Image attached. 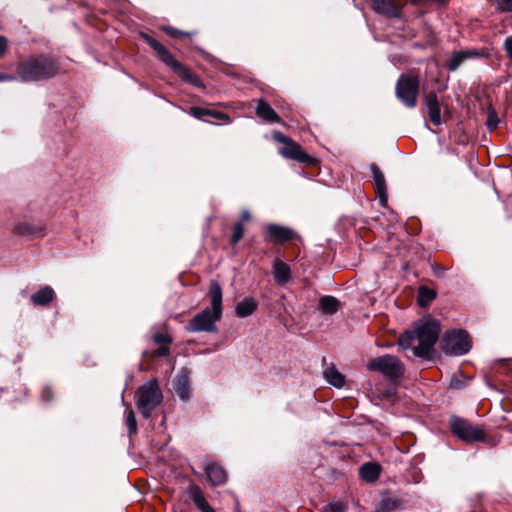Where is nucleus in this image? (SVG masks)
<instances>
[{
  "mask_svg": "<svg viewBox=\"0 0 512 512\" xmlns=\"http://www.w3.org/2000/svg\"><path fill=\"white\" fill-rule=\"evenodd\" d=\"M440 334V324L437 320H419L412 330L404 332L399 337V345L419 358H429Z\"/></svg>",
  "mask_w": 512,
  "mask_h": 512,
  "instance_id": "1",
  "label": "nucleus"
},
{
  "mask_svg": "<svg viewBox=\"0 0 512 512\" xmlns=\"http://www.w3.org/2000/svg\"><path fill=\"white\" fill-rule=\"evenodd\" d=\"M210 306L194 315L188 322L186 330L191 333H215L217 322L222 318V289L216 280H212L209 286Z\"/></svg>",
  "mask_w": 512,
  "mask_h": 512,
  "instance_id": "2",
  "label": "nucleus"
},
{
  "mask_svg": "<svg viewBox=\"0 0 512 512\" xmlns=\"http://www.w3.org/2000/svg\"><path fill=\"white\" fill-rule=\"evenodd\" d=\"M58 65L48 56H38L20 62L17 67L19 80L36 82L46 80L57 74Z\"/></svg>",
  "mask_w": 512,
  "mask_h": 512,
  "instance_id": "3",
  "label": "nucleus"
},
{
  "mask_svg": "<svg viewBox=\"0 0 512 512\" xmlns=\"http://www.w3.org/2000/svg\"><path fill=\"white\" fill-rule=\"evenodd\" d=\"M163 394L157 380L153 379L139 387L136 405L141 415L148 419L152 411L162 402Z\"/></svg>",
  "mask_w": 512,
  "mask_h": 512,
  "instance_id": "4",
  "label": "nucleus"
},
{
  "mask_svg": "<svg viewBox=\"0 0 512 512\" xmlns=\"http://www.w3.org/2000/svg\"><path fill=\"white\" fill-rule=\"evenodd\" d=\"M367 369L371 372L382 374L391 381L400 379L405 372V366L402 361L390 354H385L371 359L367 363Z\"/></svg>",
  "mask_w": 512,
  "mask_h": 512,
  "instance_id": "5",
  "label": "nucleus"
},
{
  "mask_svg": "<svg viewBox=\"0 0 512 512\" xmlns=\"http://www.w3.org/2000/svg\"><path fill=\"white\" fill-rule=\"evenodd\" d=\"M441 345L444 353L454 356L463 355L471 349V341L464 330L447 332L442 339Z\"/></svg>",
  "mask_w": 512,
  "mask_h": 512,
  "instance_id": "6",
  "label": "nucleus"
},
{
  "mask_svg": "<svg viewBox=\"0 0 512 512\" xmlns=\"http://www.w3.org/2000/svg\"><path fill=\"white\" fill-rule=\"evenodd\" d=\"M419 79L416 76L401 75L396 84V97L408 108L417 104Z\"/></svg>",
  "mask_w": 512,
  "mask_h": 512,
  "instance_id": "7",
  "label": "nucleus"
},
{
  "mask_svg": "<svg viewBox=\"0 0 512 512\" xmlns=\"http://www.w3.org/2000/svg\"><path fill=\"white\" fill-rule=\"evenodd\" d=\"M450 428L455 436L465 442L471 443L484 440L483 430L473 426L463 418L453 417L450 422Z\"/></svg>",
  "mask_w": 512,
  "mask_h": 512,
  "instance_id": "8",
  "label": "nucleus"
},
{
  "mask_svg": "<svg viewBox=\"0 0 512 512\" xmlns=\"http://www.w3.org/2000/svg\"><path fill=\"white\" fill-rule=\"evenodd\" d=\"M373 10L388 18H400L404 2L402 0H371Z\"/></svg>",
  "mask_w": 512,
  "mask_h": 512,
  "instance_id": "9",
  "label": "nucleus"
},
{
  "mask_svg": "<svg viewBox=\"0 0 512 512\" xmlns=\"http://www.w3.org/2000/svg\"><path fill=\"white\" fill-rule=\"evenodd\" d=\"M280 154L288 159H293L301 163L310 164L313 159L306 154L300 145L292 140H289L281 149Z\"/></svg>",
  "mask_w": 512,
  "mask_h": 512,
  "instance_id": "10",
  "label": "nucleus"
},
{
  "mask_svg": "<svg viewBox=\"0 0 512 512\" xmlns=\"http://www.w3.org/2000/svg\"><path fill=\"white\" fill-rule=\"evenodd\" d=\"M370 170L372 173L373 184L375 188V192L379 198V202L382 206H386L387 204V189H386V181L383 173L379 169V167L372 163L370 165Z\"/></svg>",
  "mask_w": 512,
  "mask_h": 512,
  "instance_id": "11",
  "label": "nucleus"
},
{
  "mask_svg": "<svg viewBox=\"0 0 512 512\" xmlns=\"http://www.w3.org/2000/svg\"><path fill=\"white\" fill-rule=\"evenodd\" d=\"M187 494L201 512H216L208 503L202 489L197 484H190L187 488Z\"/></svg>",
  "mask_w": 512,
  "mask_h": 512,
  "instance_id": "12",
  "label": "nucleus"
},
{
  "mask_svg": "<svg viewBox=\"0 0 512 512\" xmlns=\"http://www.w3.org/2000/svg\"><path fill=\"white\" fill-rule=\"evenodd\" d=\"M424 102L428 109L430 121L436 126L441 125V105L440 102L438 101L436 93L429 92L428 94H426L424 97Z\"/></svg>",
  "mask_w": 512,
  "mask_h": 512,
  "instance_id": "13",
  "label": "nucleus"
},
{
  "mask_svg": "<svg viewBox=\"0 0 512 512\" xmlns=\"http://www.w3.org/2000/svg\"><path fill=\"white\" fill-rule=\"evenodd\" d=\"M204 471L211 486H220L226 481V472L216 462H209L204 466Z\"/></svg>",
  "mask_w": 512,
  "mask_h": 512,
  "instance_id": "14",
  "label": "nucleus"
},
{
  "mask_svg": "<svg viewBox=\"0 0 512 512\" xmlns=\"http://www.w3.org/2000/svg\"><path fill=\"white\" fill-rule=\"evenodd\" d=\"M267 232L272 240L281 243L291 241L296 237V233L291 228L276 224H269Z\"/></svg>",
  "mask_w": 512,
  "mask_h": 512,
  "instance_id": "15",
  "label": "nucleus"
},
{
  "mask_svg": "<svg viewBox=\"0 0 512 512\" xmlns=\"http://www.w3.org/2000/svg\"><path fill=\"white\" fill-rule=\"evenodd\" d=\"M405 503L402 498L396 496H389L381 499L376 505L374 512H396L403 510Z\"/></svg>",
  "mask_w": 512,
  "mask_h": 512,
  "instance_id": "16",
  "label": "nucleus"
},
{
  "mask_svg": "<svg viewBox=\"0 0 512 512\" xmlns=\"http://www.w3.org/2000/svg\"><path fill=\"white\" fill-rule=\"evenodd\" d=\"M44 229L42 224L21 222L14 227V232L23 236L42 237L45 235Z\"/></svg>",
  "mask_w": 512,
  "mask_h": 512,
  "instance_id": "17",
  "label": "nucleus"
},
{
  "mask_svg": "<svg viewBox=\"0 0 512 512\" xmlns=\"http://www.w3.org/2000/svg\"><path fill=\"white\" fill-rule=\"evenodd\" d=\"M272 267H273L275 281L278 284H285L290 280L291 269L288 264H286L285 262H283L280 259H275L273 261Z\"/></svg>",
  "mask_w": 512,
  "mask_h": 512,
  "instance_id": "18",
  "label": "nucleus"
},
{
  "mask_svg": "<svg viewBox=\"0 0 512 512\" xmlns=\"http://www.w3.org/2000/svg\"><path fill=\"white\" fill-rule=\"evenodd\" d=\"M256 114L261 119L270 123H276L280 121L275 110L263 99H259L257 101Z\"/></svg>",
  "mask_w": 512,
  "mask_h": 512,
  "instance_id": "19",
  "label": "nucleus"
},
{
  "mask_svg": "<svg viewBox=\"0 0 512 512\" xmlns=\"http://www.w3.org/2000/svg\"><path fill=\"white\" fill-rule=\"evenodd\" d=\"M189 113L191 116L199 120H203L204 116H211L215 119L225 121L226 123L231 122V119L227 114L216 110L204 109L201 107H191Z\"/></svg>",
  "mask_w": 512,
  "mask_h": 512,
  "instance_id": "20",
  "label": "nucleus"
},
{
  "mask_svg": "<svg viewBox=\"0 0 512 512\" xmlns=\"http://www.w3.org/2000/svg\"><path fill=\"white\" fill-rule=\"evenodd\" d=\"M189 379L186 371H181L174 380L173 388L175 393L181 400H187L189 398Z\"/></svg>",
  "mask_w": 512,
  "mask_h": 512,
  "instance_id": "21",
  "label": "nucleus"
},
{
  "mask_svg": "<svg viewBox=\"0 0 512 512\" xmlns=\"http://www.w3.org/2000/svg\"><path fill=\"white\" fill-rule=\"evenodd\" d=\"M339 308L340 302L334 296L325 295L319 299V310L325 315H333Z\"/></svg>",
  "mask_w": 512,
  "mask_h": 512,
  "instance_id": "22",
  "label": "nucleus"
},
{
  "mask_svg": "<svg viewBox=\"0 0 512 512\" xmlns=\"http://www.w3.org/2000/svg\"><path fill=\"white\" fill-rule=\"evenodd\" d=\"M380 471L381 467L373 462L365 463L359 469L360 476L367 482H375L379 478Z\"/></svg>",
  "mask_w": 512,
  "mask_h": 512,
  "instance_id": "23",
  "label": "nucleus"
},
{
  "mask_svg": "<svg viewBox=\"0 0 512 512\" xmlns=\"http://www.w3.org/2000/svg\"><path fill=\"white\" fill-rule=\"evenodd\" d=\"M325 380L336 388H342L345 385V377L334 366L327 367L323 371Z\"/></svg>",
  "mask_w": 512,
  "mask_h": 512,
  "instance_id": "24",
  "label": "nucleus"
},
{
  "mask_svg": "<svg viewBox=\"0 0 512 512\" xmlns=\"http://www.w3.org/2000/svg\"><path fill=\"white\" fill-rule=\"evenodd\" d=\"M257 302L253 298H245L235 307V313L240 318H245L254 313L257 309Z\"/></svg>",
  "mask_w": 512,
  "mask_h": 512,
  "instance_id": "25",
  "label": "nucleus"
},
{
  "mask_svg": "<svg viewBox=\"0 0 512 512\" xmlns=\"http://www.w3.org/2000/svg\"><path fill=\"white\" fill-rule=\"evenodd\" d=\"M478 55L477 52L458 51L452 54L447 66L450 71H456L460 65L468 58Z\"/></svg>",
  "mask_w": 512,
  "mask_h": 512,
  "instance_id": "26",
  "label": "nucleus"
},
{
  "mask_svg": "<svg viewBox=\"0 0 512 512\" xmlns=\"http://www.w3.org/2000/svg\"><path fill=\"white\" fill-rule=\"evenodd\" d=\"M54 298V290L46 286L31 296V300L35 305L44 306L51 302Z\"/></svg>",
  "mask_w": 512,
  "mask_h": 512,
  "instance_id": "27",
  "label": "nucleus"
},
{
  "mask_svg": "<svg viewBox=\"0 0 512 512\" xmlns=\"http://www.w3.org/2000/svg\"><path fill=\"white\" fill-rule=\"evenodd\" d=\"M160 60L177 75L183 73L184 65L178 62L168 50L160 56Z\"/></svg>",
  "mask_w": 512,
  "mask_h": 512,
  "instance_id": "28",
  "label": "nucleus"
},
{
  "mask_svg": "<svg viewBox=\"0 0 512 512\" xmlns=\"http://www.w3.org/2000/svg\"><path fill=\"white\" fill-rule=\"evenodd\" d=\"M436 297V292L426 286H421L418 292V304L421 307L427 306Z\"/></svg>",
  "mask_w": 512,
  "mask_h": 512,
  "instance_id": "29",
  "label": "nucleus"
},
{
  "mask_svg": "<svg viewBox=\"0 0 512 512\" xmlns=\"http://www.w3.org/2000/svg\"><path fill=\"white\" fill-rule=\"evenodd\" d=\"M178 76L181 77L183 81L188 82L195 87H203V83L200 78L197 75L192 74L186 66H184L183 73H179Z\"/></svg>",
  "mask_w": 512,
  "mask_h": 512,
  "instance_id": "30",
  "label": "nucleus"
},
{
  "mask_svg": "<svg viewBox=\"0 0 512 512\" xmlns=\"http://www.w3.org/2000/svg\"><path fill=\"white\" fill-rule=\"evenodd\" d=\"M126 425H127V428H128V432L130 435L136 433L137 431V422H136V418H135V413L132 409H130L128 411V413L126 414Z\"/></svg>",
  "mask_w": 512,
  "mask_h": 512,
  "instance_id": "31",
  "label": "nucleus"
},
{
  "mask_svg": "<svg viewBox=\"0 0 512 512\" xmlns=\"http://www.w3.org/2000/svg\"><path fill=\"white\" fill-rule=\"evenodd\" d=\"M244 227L241 223H237L233 227V234L231 236V244L236 245L243 237Z\"/></svg>",
  "mask_w": 512,
  "mask_h": 512,
  "instance_id": "32",
  "label": "nucleus"
},
{
  "mask_svg": "<svg viewBox=\"0 0 512 512\" xmlns=\"http://www.w3.org/2000/svg\"><path fill=\"white\" fill-rule=\"evenodd\" d=\"M328 507L329 512H345L346 510V505L340 501L331 502L329 503Z\"/></svg>",
  "mask_w": 512,
  "mask_h": 512,
  "instance_id": "33",
  "label": "nucleus"
},
{
  "mask_svg": "<svg viewBox=\"0 0 512 512\" xmlns=\"http://www.w3.org/2000/svg\"><path fill=\"white\" fill-rule=\"evenodd\" d=\"M163 30L171 37L173 38H180L182 37L183 35H186L187 33L181 31V30H178L176 28H173V27H170V26H167V27H164Z\"/></svg>",
  "mask_w": 512,
  "mask_h": 512,
  "instance_id": "34",
  "label": "nucleus"
},
{
  "mask_svg": "<svg viewBox=\"0 0 512 512\" xmlns=\"http://www.w3.org/2000/svg\"><path fill=\"white\" fill-rule=\"evenodd\" d=\"M153 339L157 344H169L172 342V339L168 335L162 333H156Z\"/></svg>",
  "mask_w": 512,
  "mask_h": 512,
  "instance_id": "35",
  "label": "nucleus"
},
{
  "mask_svg": "<svg viewBox=\"0 0 512 512\" xmlns=\"http://www.w3.org/2000/svg\"><path fill=\"white\" fill-rule=\"evenodd\" d=\"M499 123V119L498 117L494 114V113H490L488 115V119H487V126L490 130H493L497 127Z\"/></svg>",
  "mask_w": 512,
  "mask_h": 512,
  "instance_id": "36",
  "label": "nucleus"
},
{
  "mask_svg": "<svg viewBox=\"0 0 512 512\" xmlns=\"http://www.w3.org/2000/svg\"><path fill=\"white\" fill-rule=\"evenodd\" d=\"M498 6L502 11L512 12V0H498Z\"/></svg>",
  "mask_w": 512,
  "mask_h": 512,
  "instance_id": "37",
  "label": "nucleus"
},
{
  "mask_svg": "<svg viewBox=\"0 0 512 512\" xmlns=\"http://www.w3.org/2000/svg\"><path fill=\"white\" fill-rule=\"evenodd\" d=\"M504 49L507 57L512 61V36H508L504 41Z\"/></svg>",
  "mask_w": 512,
  "mask_h": 512,
  "instance_id": "38",
  "label": "nucleus"
},
{
  "mask_svg": "<svg viewBox=\"0 0 512 512\" xmlns=\"http://www.w3.org/2000/svg\"><path fill=\"white\" fill-rule=\"evenodd\" d=\"M273 139L279 143L286 144L290 139L286 137L283 133L279 131H275L273 133Z\"/></svg>",
  "mask_w": 512,
  "mask_h": 512,
  "instance_id": "39",
  "label": "nucleus"
},
{
  "mask_svg": "<svg viewBox=\"0 0 512 512\" xmlns=\"http://www.w3.org/2000/svg\"><path fill=\"white\" fill-rule=\"evenodd\" d=\"M19 79L18 73L15 74H7V73H0V82H7V81H15Z\"/></svg>",
  "mask_w": 512,
  "mask_h": 512,
  "instance_id": "40",
  "label": "nucleus"
},
{
  "mask_svg": "<svg viewBox=\"0 0 512 512\" xmlns=\"http://www.w3.org/2000/svg\"><path fill=\"white\" fill-rule=\"evenodd\" d=\"M7 49V41L5 37L0 36V57L4 55Z\"/></svg>",
  "mask_w": 512,
  "mask_h": 512,
  "instance_id": "41",
  "label": "nucleus"
},
{
  "mask_svg": "<svg viewBox=\"0 0 512 512\" xmlns=\"http://www.w3.org/2000/svg\"><path fill=\"white\" fill-rule=\"evenodd\" d=\"M51 397H52V392H51L50 388H49V387H45V388L43 389V392H42V398H43L45 401H48V400H50V399H51Z\"/></svg>",
  "mask_w": 512,
  "mask_h": 512,
  "instance_id": "42",
  "label": "nucleus"
},
{
  "mask_svg": "<svg viewBox=\"0 0 512 512\" xmlns=\"http://www.w3.org/2000/svg\"><path fill=\"white\" fill-rule=\"evenodd\" d=\"M153 49L157 52L159 57L167 51V49L160 42Z\"/></svg>",
  "mask_w": 512,
  "mask_h": 512,
  "instance_id": "43",
  "label": "nucleus"
},
{
  "mask_svg": "<svg viewBox=\"0 0 512 512\" xmlns=\"http://www.w3.org/2000/svg\"><path fill=\"white\" fill-rule=\"evenodd\" d=\"M153 49L157 52L159 57L167 51V49L160 42Z\"/></svg>",
  "mask_w": 512,
  "mask_h": 512,
  "instance_id": "44",
  "label": "nucleus"
},
{
  "mask_svg": "<svg viewBox=\"0 0 512 512\" xmlns=\"http://www.w3.org/2000/svg\"><path fill=\"white\" fill-rule=\"evenodd\" d=\"M144 37H145V40L147 41V43H148L152 48H154V47L159 43L156 39H154V38H152V37H150V36H148V35H145Z\"/></svg>",
  "mask_w": 512,
  "mask_h": 512,
  "instance_id": "45",
  "label": "nucleus"
},
{
  "mask_svg": "<svg viewBox=\"0 0 512 512\" xmlns=\"http://www.w3.org/2000/svg\"><path fill=\"white\" fill-rule=\"evenodd\" d=\"M169 353V349L167 347H162L158 350L157 355L158 356H166Z\"/></svg>",
  "mask_w": 512,
  "mask_h": 512,
  "instance_id": "46",
  "label": "nucleus"
},
{
  "mask_svg": "<svg viewBox=\"0 0 512 512\" xmlns=\"http://www.w3.org/2000/svg\"><path fill=\"white\" fill-rule=\"evenodd\" d=\"M242 219L245 220V221L250 219L249 211H247V210H243L242 211Z\"/></svg>",
  "mask_w": 512,
  "mask_h": 512,
  "instance_id": "47",
  "label": "nucleus"
}]
</instances>
